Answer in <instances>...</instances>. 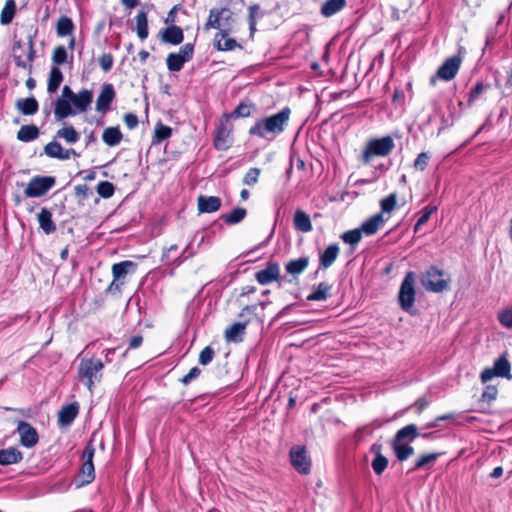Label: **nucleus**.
Wrapping results in <instances>:
<instances>
[{"instance_id":"obj_1","label":"nucleus","mask_w":512,"mask_h":512,"mask_svg":"<svg viewBox=\"0 0 512 512\" xmlns=\"http://www.w3.org/2000/svg\"><path fill=\"white\" fill-rule=\"evenodd\" d=\"M92 101V91L83 89L74 93L69 86H64L61 97L55 103L54 115L58 120H62L78 113H84L88 110Z\"/></svg>"},{"instance_id":"obj_2","label":"nucleus","mask_w":512,"mask_h":512,"mask_svg":"<svg viewBox=\"0 0 512 512\" xmlns=\"http://www.w3.org/2000/svg\"><path fill=\"white\" fill-rule=\"evenodd\" d=\"M290 114L291 110L285 107L274 115L260 118L250 127L249 134L272 141L285 130Z\"/></svg>"},{"instance_id":"obj_3","label":"nucleus","mask_w":512,"mask_h":512,"mask_svg":"<svg viewBox=\"0 0 512 512\" xmlns=\"http://www.w3.org/2000/svg\"><path fill=\"white\" fill-rule=\"evenodd\" d=\"M104 365L97 358H83L78 366V378L93 393V387L99 383L102 378Z\"/></svg>"},{"instance_id":"obj_4","label":"nucleus","mask_w":512,"mask_h":512,"mask_svg":"<svg viewBox=\"0 0 512 512\" xmlns=\"http://www.w3.org/2000/svg\"><path fill=\"white\" fill-rule=\"evenodd\" d=\"M395 147L391 136L369 140L361 155L364 164H368L375 157H385L389 155Z\"/></svg>"},{"instance_id":"obj_5","label":"nucleus","mask_w":512,"mask_h":512,"mask_svg":"<svg viewBox=\"0 0 512 512\" xmlns=\"http://www.w3.org/2000/svg\"><path fill=\"white\" fill-rule=\"evenodd\" d=\"M422 286L429 292L440 293L448 288L449 280L444 278V271L436 266L429 267L420 278Z\"/></svg>"},{"instance_id":"obj_6","label":"nucleus","mask_w":512,"mask_h":512,"mask_svg":"<svg viewBox=\"0 0 512 512\" xmlns=\"http://www.w3.org/2000/svg\"><path fill=\"white\" fill-rule=\"evenodd\" d=\"M414 284L415 275L413 272H408L400 285L398 293L399 305L402 310L408 313L412 312L415 302L416 291Z\"/></svg>"},{"instance_id":"obj_7","label":"nucleus","mask_w":512,"mask_h":512,"mask_svg":"<svg viewBox=\"0 0 512 512\" xmlns=\"http://www.w3.org/2000/svg\"><path fill=\"white\" fill-rule=\"evenodd\" d=\"M233 15L227 8H213L209 12V17L205 24V29L233 30Z\"/></svg>"},{"instance_id":"obj_8","label":"nucleus","mask_w":512,"mask_h":512,"mask_svg":"<svg viewBox=\"0 0 512 512\" xmlns=\"http://www.w3.org/2000/svg\"><path fill=\"white\" fill-rule=\"evenodd\" d=\"M511 365L508 361L506 355H501L494 361L493 367L485 368L481 374L480 379L482 383H486L490 381L494 377H503L507 379H512V375L510 374Z\"/></svg>"},{"instance_id":"obj_9","label":"nucleus","mask_w":512,"mask_h":512,"mask_svg":"<svg viewBox=\"0 0 512 512\" xmlns=\"http://www.w3.org/2000/svg\"><path fill=\"white\" fill-rule=\"evenodd\" d=\"M290 462L293 468L301 474H308L311 469V459L305 446L296 445L290 449Z\"/></svg>"},{"instance_id":"obj_10","label":"nucleus","mask_w":512,"mask_h":512,"mask_svg":"<svg viewBox=\"0 0 512 512\" xmlns=\"http://www.w3.org/2000/svg\"><path fill=\"white\" fill-rule=\"evenodd\" d=\"M193 53L194 47L189 43L183 45L177 53H170L166 59L168 69L172 72L180 71L192 59Z\"/></svg>"},{"instance_id":"obj_11","label":"nucleus","mask_w":512,"mask_h":512,"mask_svg":"<svg viewBox=\"0 0 512 512\" xmlns=\"http://www.w3.org/2000/svg\"><path fill=\"white\" fill-rule=\"evenodd\" d=\"M55 184V179L50 176L33 177L25 189L27 197H41L46 194Z\"/></svg>"},{"instance_id":"obj_12","label":"nucleus","mask_w":512,"mask_h":512,"mask_svg":"<svg viewBox=\"0 0 512 512\" xmlns=\"http://www.w3.org/2000/svg\"><path fill=\"white\" fill-rule=\"evenodd\" d=\"M461 61V57L458 55L447 58L438 68L436 75L431 77V84H435L436 77L444 81L452 80L460 69Z\"/></svg>"},{"instance_id":"obj_13","label":"nucleus","mask_w":512,"mask_h":512,"mask_svg":"<svg viewBox=\"0 0 512 512\" xmlns=\"http://www.w3.org/2000/svg\"><path fill=\"white\" fill-rule=\"evenodd\" d=\"M14 60L17 66L22 67L24 69L29 68L33 61L34 50L33 43L29 42L26 45H22L18 42L14 48Z\"/></svg>"},{"instance_id":"obj_14","label":"nucleus","mask_w":512,"mask_h":512,"mask_svg":"<svg viewBox=\"0 0 512 512\" xmlns=\"http://www.w3.org/2000/svg\"><path fill=\"white\" fill-rule=\"evenodd\" d=\"M93 456H94V448L92 446H87L83 452L84 462L81 467V471L79 474L81 485L91 483L95 478V470L93 464Z\"/></svg>"},{"instance_id":"obj_15","label":"nucleus","mask_w":512,"mask_h":512,"mask_svg":"<svg viewBox=\"0 0 512 512\" xmlns=\"http://www.w3.org/2000/svg\"><path fill=\"white\" fill-rule=\"evenodd\" d=\"M20 443L22 446L32 448L38 443V433L36 429L27 422L19 421L17 426Z\"/></svg>"},{"instance_id":"obj_16","label":"nucleus","mask_w":512,"mask_h":512,"mask_svg":"<svg viewBox=\"0 0 512 512\" xmlns=\"http://www.w3.org/2000/svg\"><path fill=\"white\" fill-rule=\"evenodd\" d=\"M232 126L230 123L222 122L217 129L214 145L218 150H227L232 144Z\"/></svg>"},{"instance_id":"obj_17","label":"nucleus","mask_w":512,"mask_h":512,"mask_svg":"<svg viewBox=\"0 0 512 512\" xmlns=\"http://www.w3.org/2000/svg\"><path fill=\"white\" fill-rule=\"evenodd\" d=\"M115 97V90L111 84H104L96 101V110L105 114Z\"/></svg>"},{"instance_id":"obj_18","label":"nucleus","mask_w":512,"mask_h":512,"mask_svg":"<svg viewBox=\"0 0 512 512\" xmlns=\"http://www.w3.org/2000/svg\"><path fill=\"white\" fill-rule=\"evenodd\" d=\"M233 30H223L222 32H217L214 36L213 43L217 50L219 51H232L236 49L237 47H240V45L237 43V41L229 37V34Z\"/></svg>"},{"instance_id":"obj_19","label":"nucleus","mask_w":512,"mask_h":512,"mask_svg":"<svg viewBox=\"0 0 512 512\" xmlns=\"http://www.w3.org/2000/svg\"><path fill=\"white\" fill-rule=\"evenodd\" d=\"M135 265L131 261H123L120 263H116L112 267V273H113V282L111 283L109 289L113 290H119L120 285L123 284V282L118 283L119 281L123 280L126 275L130 272V269L133 268Z\"/></svg>"},{"instance_id":"obj_20","label":"nucleus","mask_w":512,"mask_h":512,"mask_svg":"<svg viewBox=\"0 0 512 512\" xmlns=\"http://www.w3.org/2000/svg\"><path fill=\"white\" fill-rule=\"evenodd\" d=\"M45 153L52 158L60 159V160H68L71 155L76 156V152L71 149H64L62 145L56 141H52L48 143L45 148Z\"/></svg>"},{"instance_id":"obj_21","label":"nucleus","mask_w":512,"mask_h":512,"mask_svg":"<svg viewBox=\"0 0 512 512\" xmlns=\"http://www.w3.org/2000/svg\"><path fill=\"white\" fill-rule=\"evenodd\" d=\"M280 274L279 265L276 263H269L268 266L256 273V280L262 284L267 285L278 279Z\"/></svg>"},{"instance_id":"obj_22","label":"nucleus","mask_w":512,"mask_h":512,"mask_svg":"<svg viewBox=\"0 0 512 512\" xmlns=\"http://www.w3.org/2000/svg\"><path fill=\"white\" fill-rule=\"evenodd\" d=\"M197 206L200 213H213L220 209L221 199L216 196H199Z\"/></svg>"},{"instance_id":"obj_23","label":"nucleus","mask_w":512,"mask_h":512,"mask_svg":"<svg viewBox=\"0 0 512 512\" xmlns=\"http://www.w3.org/2000/svg\"><path fill=\"white\" fill-rule=\"evenodd\" d=\"M294 228L302 233H309L312 231L313 226L309 214L301 209H297L293 216Z\"/></svg>"},{"instance_id":"obj_24","label":"nucleus","mask_w":512,"mask_h":512,"mask_svg":"<svg viewBox=\"0 0 512 512\" xmlns=\"http://www.w3.org/2000/svg\"><path fill=\"white\" fill-rule=\"evenodd\" d=\"M23 459L22 452L16 447L0 450V465L7 466L17 464Z\"/></svg>"},{"instance_id":"obj_25","label":"nucleus","mask_w":512,"mask_h":512,"mask_svg":"<svg viewBox=\"0 0 512 512\" xmlns=\"http://www.w3.org/2000/svg\"><path fill=\"white\" fill-rule=\"evenodd\" d=\"M382 213H378L367 219L362 225V231L365 235L370 236L375 234L380 227L385 223Z\"/></svg>"},{"instance_id":"obj_26","label":"nucleus","mask_w":512,"mask_h":512,"mask_svg":"<svg viewBox=\"0 0 512 512\" xmlns=\"http://www.w3.org/2000/svg\"><path fill=\"white\" fill-rule=\"evenodd\" d=\"M246 322H236L225 330V339L228 342H240L246 329Z\"/></svg>"},{"instance_id":"obj_27","label":"nucleus","mask_w":512,"mask_h":512,"mask_svg":"<svg viewBox=\"0 0 512 512\" xmlns=\"http://www.w3.org/2000/svg\"><path fill=\"white\" fill-rule=\"evenodd\" d=\"M123 135L118 127H108L103 131L102 140L108 146H117L122 141Z\"/></svg>"},{"instance_id":"obj_28","label":"nucleus","mask_w":512,"mask_h":512,"mask_svg":"<svg viewBox=\"0 0 512 512\" xmlns=\"http://www.w3.org/2000/svg\"><path fill=\"white\" fill-rule=\"evenodd\" d=\"M38 222H39V225H40L41 229L46 234H51V233H53L56 230V226H55V224H54V222L52 220V214L46 208H43L38 213Z\"/></svg>"},{"instance_id":"obj_29","label":"nucleus","mask_w":512,"mask_h":512,"mask_svg":"<svg viewBox=\"0 0 512 512\" xmlns=\"http://www.w3.org/2000/svg\"><path fill=\"white\" fill-rule=\"evenodd\" d=\"M393 450L398 460H407L414 453V448L404 441L393 440Z\"/></svg>"},{"instance_id":"obj_30","label":"nucleus","mask_w":512,"mask_h":512,"mask_svg":"<svg viewBox=\"0 0 512 512\" xmlns=\"http://www.w3.org/2000/svg\"><path fill=\"white\" fill-rule=\"evenodd\" d=\"M339 253V247L336 244L329 245L320 254V264L323 268H328L336 260Z\"/></svg>"},{"instance_id":"obj_31","label":"nucleus","mask_w":512,"mask_h":512,"mask_svg":"<svg viewBox=\"0 0 512 512\" xmlns=\"http://www.w3.org/2000/svg\"><path fill=\"white\" fill-rule=\"evenodd\" d=\"M78 414V407L74 404L64 406L58 415L59 423L63 426L70 425Z\"/></svg>"},{"instance_id":"obj_32","label":"nucleus","mask_w":512,"mask_h":512,"mask_svg":"<svg viewBox=\"0 0 512 512\" xmlns=\"http://www.w3.org/2000/svg\"><path fill=\"white\" fill-rule=\"evenodd\" d=\"M162 38L164 42L177 45L183 41V31L178 26H170L163 32Z\"/></svg>"},{"instance_id":"obj_33","label":"nucleus","mask_w":512,"mask_h":512,"mask_svg":"<svg viewBox=\"0 0 512 512\" xmlns=\"http://www.w3.org/2000/svg\"><path fill=\"white\" fill-rule=\"evenodd\" d=\"M346 4V0H327L321 7V13L325 17H331L339 12Z\"/></svg>"},{"instance_id":"obj_34","label":"nucleus","mask_w":512,"mask_h":512,"mask_svg":"<svg viewBox=\"0 0 512 512\" xmlns=\"http://www.w3.org/2000/svg\"><path fill=\"white\" fill-rule=\"evenodd\" d=\"M16 12L15 0H6L5 5L1 11L0 23L8 25L12 22Z\"/></svg>"},{"instance_id":"obj_35","label":"nucleus","mask_w":512,"mask_h":512,"mask_svg":"<svg viewBox=\"0 0 512 512\" xmlns=\"http://www.w3.org/2000/svg\"><path fill=\"white\" fill-rule=\"evenodd\" d=\"M56 136L69 144H75L80 139V134L73 126H64L57 131Z\"/></svg>"},{"instance_id":"obj_36","label":"nucleus","mask_w":512,"mask_h":512,"mask_svg":"<svg viewBox=\"0 0 512 512\" xmlns=\"http://www.w3.org/2000/svg\"><path fill=\"white\" fill-rule=\"evenodd\" d=\"M62 81H63V74H62L61 70L56 66L52 67L50 74H49V79H48V87H47L48 92L55 93L58 90Z\"/></svg>"},{"instance_id":"obj_37","label":"nucleus","mask_w":512,"mask_h":512,"mask_svg":"<svg viewBox=\"0 0 512 512\" xmlns=\"http://www.w3.org/2000/svg\"><path fill=\"white\" fill-rule=\"evenodd\" d=\"M17 108L24 115H33L38 110V102L33 97L21 99L17 102Z\"/></svg>"},{"instance_id":"obj_38","label":"nucleus","mask_w":512,"mask_h":512,"mask_svg":"<svg viewBox=\"0 0 512 512\" xmlns=\"http://www.w3.org/2000/svg\"><path fill=\"white\" fill-rule=\"evenodd\" d=\"M418 436L419 433L417 426L415 424H409L398 430L394 439H396L397 441H404L405 439L413 441Z\"/></svg>"},{"instance_id":"obj_39","label":"nucleus","mask_w":512,"mask_h":512,"mask_svg":"<svg viewBox=\"0 0 512 512\" xmlns=\"http://www.w3.org/2000/svg\"><path fill=\"white\" fill-rule=\"evenodd\" d=\"M39 135V130L35 125L22 126L18 133L17 138L23 142H29L36 139Z\"/></svg>"},{"instance_id":"obj_40","label":"nucleus","mask_w":512,"mask_h":512,"mask_svg":"<svg viewBox=\"0 0 512 512\" xmlns=\"http://www.w3.org/2000/svg\"><path fill=\"white\" fill-rule=\"evenodd\" d=\"M246 214V209L238 207L222 215V219L226 224L235 225L240 223L245 218Z\"/></svg>"},{"instance_id":"obj_41","label":"nucleus","mask_w":512,"mask_h":512,"mask_svg":"<svg viewBox=\"0 0 512 512\" xmlns=\"http://www.w3.org/2000/svg\"><path fill=\"white\" fill-rule=\"evenodd\" d=\"M73 30V21L67 16H61L56 26L57 35L60 37H64L72 34Z\"/></svg>"},{"instance_id":"obj_42","label":"nucleus","mask_w":512,"mask_h":512,"mask_svg":"<svg viewBox=\"0 0 512 512\" xmlns=\"http://www.w3.org/2000/svg\"><path fill=\"white\" fill-rule=\"evenodd\" d=\"M136 31L141 40H145L148 37V19L144 12H140L136 16Z\"/></svg>"},{"instance_id":"obj_43","label":"nucleus","mask_w":512,"mask_h":512,"mask_svg":"<svg viewBox=\"0 0 512 512\" xmlns=\"http://www.w3.org/2000/svg\"><path fill=\"white\" fill-rule=\"evenodd\" d=\"M73 59V56L68 54L64 46H57L53 50L52 61L56 65H62Z\"/></svg>"},{"instance_id":"obj_44","label":"nucleus","mask_w":512,"mask_h":512,"mask_svg":"<svg viewBox=\"0 0 512 512\" xmlns=\"http://www.w3.org/2000/svg\"><path fill=\"white\" fill-rule=\"evenodd\" d=\"M308 266V259L307 258H299L296 260L290 261L286 265V270L288 273L297 275L303 272L306 267Z\"/></svg>"},{"instance_id":"obj_45","label":"nucleus","mask_w":512,"mask_h":512,"mask_svg":"<svg viewBox=\"0 0 512 512\" xmlns=\"http://www.w3.org/2000/svg\"><path fill=\"white\" fill-rule=\"evenodd\" d=\"M438 456V453H430L420 456L418 460L415 462V465L412 470H418L423 467L432 465L437 460Z\"/></svg>"},{"instance_id":"obj_46","label":"nucleus","mask_w":512,"mask_h":512,"mask_svg":"<svg viewBox=\"0 0 512 512\" xmlns=\"http://www.w3.org/2000/svg\"><path fill=\"white\" fill-rule=\"evenodd\" d=\"M396 203H397V195L395 193H392L389 196L385 197L380 202L382 212H384V213L392 212L396 207Z\"/></svg>"},{"instance_id":"obj_47","label":"nucleus","mask_w":512,"mask_h":512,"mask_svg":"<svg viewBox=\"0 0 512 512\" xmlns=\"http://www.w3.org/2000/svg\"><path fill=\"white\" fill-rule=\"evenodd\" d=\"M371 465L374 472L380 475L386 469L388 465V460L386 457L378 453L376 457L373 459Z\"/></svg>"},{"instance_id":"obj_48","label":"nucleus","mask_w":512,"mask_h":512,"mask_svg":"<svg viewBox=\"0 0 512 512\" xmlns=\"http://www.w3.org/2000/svg\"><path fill=\"white\" fill-rule=\"evenodd\" d=\"M436 210V207L435 206H426L423 210H422V214L421 216L419 217V219L417 220L416 224H415V227H414V231L417 232L419 230V228L424 225L430 218L431 214Z\"/></svg>"},{"instance_id":"obj_49","label":"nucleus","mask_w":512,"mask_h":512,"mask_svg":"<svg viewBox=\"0 0 512 512\" xmlns=\"http://www.w3.org/2000/svg\"><path fill=\"white\" fill-rule=\"evenodd\" d=\"M97 193L103 198H110L114 193V186L108 181H102L97 185Z\"/></svg>"},{"instance_id":"obj_50","label":"nucleus","mask_w":512,"mask_h":512,"mask_svg":"<svg viewBox=\"0 0 512 512\" xmlns=\"http://www.w3.org/2000/svg\"><path fill=\"white\" fill-rule=\"evenodd\" d=\"M259 168H250L243 178V183L247 186H253L258 182L260 175Z\"/></svg>"},{"instance_id":"obj_51","label":"nucleus","mask_w":512,"mask_h":512,"mask_svg":"<svg viewBox=\"0 0 512 512\" xmlns=\"http://www.w3.org/2000/svg\"><path fill=\"white\" fill-rule=\"evenodd\" d=\"M488 87L489 85H484L481 82L476 83V85L470 91L468 104L473 103Z\"/></svg>"},{"instance_id":"obj_52","label":"nucleus","mask_w":512,"mask_h":512,"mask_svg":"<svg viewBox=\"0 0 512 512\" xmlns=\"http://www.w3.org/2000/svg\"><path fill=\"white\" fill-rule=\"evenodd\" d=\"M430 156L426 152L420 153L414 161V168L419 171H424L428 166Z\"/></svg>"},{"instance_id":"obj_53","label":"nucleus","mask_w":512,"mask_h":512,"mask_svg":"<svg viewBox=\"0 0 512 512\" xmlns=\"http://www.w3.org/2000/svg\"><path fill=\"white\" fill-rule=\"evenodd\" d=\"M498 320L502 326L512 328V309H505L498 315Z\"/></svg>"},{"instance_id":"obj_54","label":"nucleus","mask_w":512,"mask_h":512,"mask_svg":"<svg viewBox=\"0 0 512 512\" xmlns=\"http://www.w3.org/2000/svg\"><path fill=\"white\" fill-rule=\"evenodd\" d=\"M252 110H253L252 104L241 103L235 108L233 114L237 117H248V116H250Z\"/></svg>"},{"instance_id":"obj_55","label":"nucleus","mask_w":512,"mask_h":512,"mask_svg":"<svg viewBox=\"0 0 512 512\" xmlns=\"http://www.w3.org/2000/svg\"><path fill=\"white\" fill-rule=\"evenodd\" d=\"M171 128L165 125H157L155 128V138L157 141H163L170 137L171 135Z\"/></svg>"},{"instance_id":"obj_56","label":"nucleus","mask_w":512,"mask_h":512,"mask_svg":"<svg viewBox=\"0 0 512 512\" xmlns=\"http://www.w3.org/2000/svg\"><path fill=\"white\" fill-rule=\"evenodd\" d=\"M498 390L495 386L488 385L485 387L483 393H482V400L486 402L494 401L497 397Z\"/></svg>"},{"instance_id":"obj_57","label":"nucleus","mask_w":512,"mask_h":512,"mask_svg":"<svg viewBox=\"0 0 512 512\" xmlns=\"http://www.w3.org/2000/svg\"><path fill=\"white\" fill-rule=\"evenodd\" d=\"M214 357V351L210 347H205L199 355V363L202 365L209 364Z\"/></svg>"},{"instance_id":"obj_58","label":"nucleus","mask_w":512,"mask_h":512,"mask_svg":"<svg viewBox=\"0 0 512 512\" xmlns=\"http://www.w3.org/2000/svg\"><path fill=\"white\" fill-rule=\"evenodd\" d=\"M99 63L104 71H109L113 65V58L110 54H104L100 57Z\"/></svg>"},{"instance_id":"obj_59","label":"nucleus","mask_w":512,"mask_h":512,"mask_svg":"<svg viewBox=\"0 0 512 512\" xmlns=\"http://www.w3.org/2000/svg\"><path fill=\"white\" fill-rule=\"evenodd\" d=\"M124 122L129 129H133L138 125V118L134 114H126L124 116Z\"/></svg>"},{"instance_id":"obj_60","label":"nucleus","mask_w":512,"mask_h":512,"mask_svg":"<svg viewBox=\"0 0 512 512\" xmlns=\"http://www.w3.org/2000/svg\"><path fill=\"white\" fill-rule=\"evenodd\" d=\"M327 292L326 289L319 288L308 296L309 300L321 301L326 299Z\"/></svg>"},{"instance_id":"obj_61","label":"nucleus","mask_w":512,"mask_h":512,"mask_svg":"<svg viewBox=\"0 0 512 512\" xmlns=\"http://www.w3.org/2000/svg\"><path fill=\"white\" fill-rule=\"evenodd\" d=\"M200 374V369L197 367L192 368L187 375L184 376L183 382L189 383Z\"/></svg>"},{"instance_id":"obj_62","label":"nucleus","mask_w":512,"mask_h":512,"mask_svg":"<svg viewBox=\"0 0 512 512\" xmlns=\"http://www.w3.org/2000/svg\"><path fill=\"white\" fill-rule=\"evenodd\" d=\"M428 401L426 398L422 397V398H419L415 403H414V407L416 408L417 410V413H421L427 406H428Z\"/></svg>"},{"instance_id":"obj_63","label":"nucleus","mask_w":512,"mask_h":512,"mask_svg":"<svg viewBox=\"0 0 512 512\" xmlns=\"http://www.w3.org/2000/svg\"><path fill=\"white\" fill-rule=\"evenodd\" d=\"M142 337L140 335H136L134 337L131 338L130 340V344H129V347L130 348H138L141 344H142Z\"/></svg>"},{"instance_id":"obj_64","label":"nucleus","mask_w":512,"mask_h":512,"mask_svg":"<svg viewBox=\"0 0 512 512\" xmlns=\"http://www.w3.org/2000/svg\"><path fill=\"white\" fill-rule=\"evenodd\" d=\"M503 474V468L501 466H497L493 469V471L490 474V477L492 478H499Z\"/></svg>"}]
</instances>
